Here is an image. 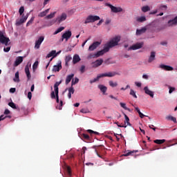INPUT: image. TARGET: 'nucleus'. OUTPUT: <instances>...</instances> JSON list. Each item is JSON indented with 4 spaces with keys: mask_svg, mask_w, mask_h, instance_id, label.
<instances>
[{
    "mask_svg": "<svg viewBox=\"0 0 177 177\" xmlns=\"http://www.w3.org/2000/svg\"><path fill=\"white\" fill-rule=\"evenodd\" d=\"M121 41V37L117 36L113 38L106 46L104 49L97 51L95 53L96 57H100V56H103L104 53H107L110 50V48H114V46H117L118 45V42Z\"/></svg>",
    "mask_w": 177,
    "mask_h": 177,
    "instance_id": "f257e3e1",
    "label": "nucleus"
},
{
    "mask_svg": "<svg viewBox=\"0 0 177 177\" xmlns=\"http://www.w3.org/2000/svg\"><path fill=\"white\" fill-rule=\"evenodd\" d=\"M115 75V72H109V73H102L100 75H98L97 76L96 78H94L93 80H90V84H93L97 81H99V80H100V78H103L104 77H114Z\"/></svg>",
    "mask_w": 177,
    "mask_h": 177,
    "instance_id": "f03ea898",
    "label": "nucleus"
},
{
    "mask_svg": "<svg viewBox=\"0 0 177 177\" xmlns=\"http://www.w3.org/2000/svg\"><path fill=\"white\" fill-rule=\"evenodd\" d=\"M97 20H100V17L97 15H88L84 21V24L95 23V21H97Z\"/></svg>",
    "mask_w": 177,
    "mask_h": 177,
    "instance_id": "7ed1b4c3",
    "label": "nucleus"
},
{
    "mask_svg": "<svg viewBox=\"0 0 177 177\" xmlns=\"http://www.w3.org/2000/svg\"><path fill=\"white\" fill-rule=\"evenodd\" d=\"M10 41V39H9L8 37H5L2 31H0V44H3V45H6V46H8Z\"/></svg>",
    "mask_w": 177,
    "mask_h": 177,
    "instance_id": "20e7f679",
    "label": "nucleus"
},
{
    "mask_svg": "<svg viewBox=\"0 0 177 177\" xmlns=\"http://www.w3.org/2000/svg\"><path fill=\"white\" fill-rule=\"evenodd\" d=\"M106 6H109V8H110L111 12H113V13H120L121 12H122V8L121 7H115L110 3H106Z\"/></svg>",
    "mask_w": 177,
    "mask_h": 177,
    "instance_id": "39448f33",
    "label": "nucleus"
},
{
    "mask_svg": "<svg viewBox=\"0 0 177 177\" xmlns=\"http://www.w3.org/2000/svg\"><path fill=\"white\" fill-rule=\"evenodd\" d=\"M45 39V37L40 36L38 37V39L35 41V49H39L41 47V44L42 42H44V40Z\"/></svg>",
    "mask_w": 177,
    "mask_h": 177,
    "instance_id": "423d86ee",
    "label": "nucleus"
},
{
    "mask_svg": "<svg viewBox=\"0 0 177 177\" xmlns=\"http://www.w3.org/2000/svg\"><path fill=\"white\" fill-rule=\"evenodd\" d=\"M143 45H144L143 42L137 43L130 46L128 48V50H137V49H140L141 48H143Z\"/></svg>",
    "mask_w": 177,
    "mask_h": 177,
    "instance_id": "0eeeda50",
    "label": "nucleus"
},
{
    "mask_svg": "<svg viewBox=\"0 0 177 177\" xmlns=\"http://www.w3.org/2000/svg\"><path fill=\"white\" fill-rule=\"evenodd\" d=\"M71 31L68 30L66 32H65L62 37V41H64V39H66V41H68V39H70V38H71Z\"/></svg>",
    "mask_w": 177,
    "mask_h": 177,
    "instance_id": "6e6552de",
    "label": "nucleus"
},
{
    "mask_svg": "<svg viewBox=\"0 0 177 177\" xmlns=\"http://www.w3.org/2000/svg\"><path fill=\"white\" fill-rule=\"evenodd\" d=\"M100 44H102L100 41H95L93 42L89 47H88V50L89 52H92L96 49L98 46H100Z\"/></svg>",
    "mask_w": 177,
    "mask_h": 177,
    "instance_id": "1a4fd4ad",
    "label": "nucleus"
},
{
    "mask_svg": "<svg viewBox=\"0 0 177 177\" xmlns=\"http://www.w3.org/2000/svg\"><path fill=\"white\" fill-rule=\"evenodd\" d=\"M30 67H31V64H27L25 66V73L26 74V77L28 78V81H29V80H31V73H30Z\"/></svg>",
    "mask_w": 177,
    "mask_h": 177,
    "instance_id": "9d476101",
    "label": "nucleus"
},
{
    "mask_svg": "<svg viewBox=\"0 0 177 177\" xmlns=\"http://www.w3.org/2000/svg\"><path fill=\"white\" fill-rule=\"evenodd\" d=\"M124 118H125L124 125H118L119 128H127L128 125H131V123H129V118L128 117V115L124 114Z\"/></svg>",
    "mask_w": 177,
    "mask_h": 177,
    "instance_id": "9b49d317",
    "label": "nucleus"
},
{
    "mask_svg": "<svg viewBox=\"0 0 177 177\" xmlns=\"http://www.w3.org/2000/svg\"><path fill=\"white\" fill-rule=\"evenodd\" d=\"M62 61H59L57 64V65H55L53 68V71H54L55 73H57L59 71H60V70H62Z\"/></svg>",
    "mask_w": 177,
    "mask_h": 177,
    "instance_id": "f8f14e48",
    "label": "nucleus"
},
{
    "mask_svg": "<svg viewBox=\"0 0 177 177\" xmlns=\"http://www.w3.org/2000/svg\"><path fill=\"white\" fill-rule=\"evenodd\" d=\"M21 63H23V57H17L14 63V67H17V66H19V64H21Z\"/></svg>",
    "mask_w": 177,
    "mask_h": 177,
    "instance_id": "ddd939ff",
    "label": "nucleus"
},
{
    "mask_svg": "<svg viewBox=\"0 0 177 177\" xmlns=\"http://www.w3.org/2000/svg\"><path fill=\"white\" fill-rule=\"evenodd\" d=\"M67 19V14L66 13H62L61 16L58 17L57 18V20L58 23H62V21H64Z\"/></svg>",
    "mask_w": 177,
    "mask_h": 177,
    "instance_id": "4468645a",
    "label": "nucleus"
},
{
    "mask_svg": "<svg viewBox=\"0 0 177 177\" xmlns=\"http://www.w3.org/2000/svg\"><path fill=\"white\" fill-rule=\"evenodd\" d=\"M60 53V51L56 53V50H53L51 52H50L47 55H46V59H49V57H56L57 55Z\"/></svg>",
    "mask_w": 177,
    "mask_h": 177,
    "instance_id": "2eb2a0df",
    "label": "nucleus"
},
{
    "mask_svg": "<svg viewBox=\"0 0 177 177\" xmlns=\"http://www.w3.org/2000/svg\"><path fill=\"white\" fill-rule=\"evenodd\" d=\"M147 31V28L143 27L141 29H137L136 35H142V34H145Z\"/></svg>",
    "mask_w": 177,
    "mask_h": 177,
    "instance_id": "dca6fc26",
    "label": "nucleus"
},
{
    "mask_svg": "<svg viewBox=\"0 0 177 177\" xmlns=\"http://www.w3.org/2000/svg\"><path fill=\"white\" fill-rule=\"evenodd\" d=\"M160 67L162 70H165V71H172V70H174L172 66H169L168 65L161 64L160 65Z\"/></svg>",
    "mask_w": 177,
    "mask_h": 177,
    "instance_id": "f3484780",
    "label": "nucleus"
},
{
    "mask_svg": "<svg viewBox=\"0 0 177 177\" xmlns=\"http://www.w3.org/2000/svg\"><path fill=\"white\" fill-rule=\"evenodd\" d=\"M144 91L147 95H149V96H151V97H154V93L150 91V89H149V87L145 86L144 88Z\"/></svg>",
    "mask_w": 177,
    "mask_h": 177,
    "instance_id": "a211bd4d",
    "label": "nucleus"
},
{
    "mask_svg": "<svg viewBox=\"0 0 177 177\" xmlns=\"http://www.w3.org/2000/svg\"><path fill=\"white\" fill-rule=\"evenodd\" d=\"M102 64L103 59H97L95 62H93V67H99V66H102Z\"/></svg>",
    "mask_w": 177,
    "mask_h": 177,
    "instance_id": "6ab92c4d",
    "label": "nucleus"
},
{
    "mask_svg": "<svg viewBox=\"0 0 177 177\" xmlns=\"http://www.w3.org/2000/svg\"><path fill=\"white\" fill-rule=\"evenodd\" d=\"M50 96L51 99H56L57 103H59V93H55V91H52Z\"/></svg>",
    "mask_w": 177,
    "mask_h": 177,
    "instance_id": "aec40b11",
    "label": "nucleus"
},
{
    "mask_svg": "<svg viewBox=\"0 0 177 177\" xmlns=\"http://www.w3.org/2000/svg\"><path fill=\"white\" fill-rule=\"evenodd\" d=\"M156 59V52H151V55L148 59V63H152L153 61Z\"/></svg>",
    "mask_w": 177,
    "mask_h": 177,
    "instance_id": "412c9836",
    "label": "nucleus"
},
{
    "mask_svg": "<svg viewBox=\"0 0 177 177\" xmlns=\"http://www.w3.org/2000/svg\"><path fill=\"white\" fill-rule=\"evenodd\" d=\"M79 62H81V58L80 57V55H75L73 58V64H77Z\"/></svg>",
    "mask_w": 177,
    "mask_h": 177,
    "instance_id": "4be33fe9",
    "label": "nucleus"
},
{
    "mask_svg": "<svg viewBox=\"0 0 177 177\" xmlns=\"http://www.w3.org/2000/svg\"><path fill=\"white\" fill-rule=\"evenodd\" d=\"M27 19H28V16H25L21 18L19 21H17V26H20L21 24H23V23H26Z\"/></svg>",
    "mask_w": 177,
    "mask_h": 177,
    "instance_id": "5701e85b",
    "label": "nucleus"
},
{
    "mask_svg": "<svg viewBox=\"0 0 177 177\" xmlns=\"http://www.w3.org/2000/svg\"><path fill=\"white\" fill-rule=\"evenodd\" d=\"M99 89L102 92L103 95H106V92H107V87L106 86H103L102 84L98 85Z\"/></svg>",
    "mask_w": 177,
    "mask_h": 177,
    "instance_id": "b1692460",
    "label": "nucleus"
},
{
    "mask_svg": "<svg viewBox=\"0 0 177 177\" xmlns=\"http://www.w3.org/2000/svg\"><path fill=\"white\" fill-rule=\"evenodd\" d=\"M73 78H74V74H71V75H68L67 77H66V85H68V84H70V82H71V80H73Z\"/></svg>",
    "mask_w": 177,
    "mask_h": 177,
    "instance_id": "393cba45",
    "label": "nucleus"
},
{
    "mask_svg": "<svg viewBox=\"0 0 177 177\" xmlns=\"http://www.w3.org/2000/svg\"><path fill=\"white\" fill-rule=\"evenodd\" d=\"M60 84H62V80L59 82H56L54 84V91H55V93H59V85H60Z\"/></svg>",
    "mask_w": 177,
    "mask_h": 177,
    "instance_id": "a878e982",
    "label": "nucleus"
},
{
    "mask_svg": "<svg viewBox=\"0 0 177 177\" xmlns=\"http://www.w3.org/2000/svg\"><path fill=\"white\" fill-rule=\"evenodd\" d=\"M142 12H143V13H146L147 12H150V6H142L141 8Z\"/></svg>",
    "mask_w": 177,
    "mask_h": 177,
    "instance_id": "bb28decb",
    "label": "nucleus"
},
{
    "mask_svg": "<svg viewBox=\"0 0 177 177\" xmlns=\"http://www.w3.org/2000/svg\"><path fill=\"white\" fill-rule=\"evenodd\" d=\"M174 24H177V17H176L174 19L169 20L168 21L169 26H174Z\"/></svg>",
    "mask_w": 177,
    "mask_h": 177,
    "instance_id": "cd10ccee",
    "label": "nucleus"
},
{
    "mask_svg": "<svg viewBox=\"0 0 177 177\" xmlns=\"http://www.w3.org/2000/svg\"><path fill=\"white\" fill-rule=\"evenodd\" d=\"M166 120H168L169 121H173V122H174L175 124H176V118H174L172 115H168L166 117Z\"/></svg>",
    "mask_w": 177,
    "mask_h": 177,
    "instance_id": "c85d7f7f",
    "label": "nucleus"
},
{
    "mask_svg": "<svg viewBox=\"0 0 177 177\" xmlns=\"http://www.w3.org/2000/svg\"><path fill=\"white\" fill-rule=\"evenodd\" d=\"M109 86H111V88H115V86H118V83L117 82H113L112 80H110L109 82Z\"/></svg>",
    "mask_w": 177,
    "mask_h": 177,
    "instance_id": "c756f323",
    "label": "nucleus"
},
{
    "mask_svg": "<svg viewBox=\"0 0 177 177\" xmlns=\"http://www.w3.org/2000/svg\"><path fill=\"white\" fill-rule=\"evenodd\" d=\"M102 145H100V146H96V145H94L92 147V149H95V151L97 154V156L98 157H100V158H102V156H100V154H99V152L97 151V147H100Z\"/></svg>",
    "mask_w": 177,
    "mask_h": 177,
    "instance_id": "7c9ffc66",
    "label": "nucleus"
},
{
    "mask_svg": "<svg viewBox=\"0 0 177 177\" xmlns=\"http://www.w3.org/2000/svg\"><path fill=\"white\" fill-rule=\"evenodd\" d=\"M136 152H138V151H129L128 153L123 154V156H124V157H128L129 156H133V154H135V153H136Z\"/></svg>",
    "mask_w": 177,
    "mask_h": 177,
    "instance_id": "2f4dec72",
    "label": "nucleus"
},
{
    "mask_svg": "<svg viewBox=\"0 0 177 177\" xmlns=\"http://www.w3.org/2000/svg\"><path fill=\"white\" fill-rule=\"evenodd\" d=\"M153 142H154L156 145H162V143H165V139H162V140H153Z\"/></svg>",
    "mask_w": 177,
    "mask_h": 177,
    "instance_id": "473e14b6",
    "label": "nucleus"
},
{
    "mask_svg": "<svg viewBox=\"0 0 177 177\" xmlns=\"http://www.w3.org/2000/svg\"><path fill=\"white\" fill-rule=\"evenodd\" d=\"M137 21L138 23H143V21H146V17L142 16L137 18Z\"/></svg>",
    "mask_w": 177,
    "mask_h": 177,
    "instance_id": "72a5a7b5",
    "label": "nucleus"
},
{
    "mask_svg": "<svg viewBox=\"0 0 177 177\" xmlns=\"http://www.w3.org/2000/svg\"><path fill=\"white\" fill-rule=\"evenodd\" d=\"M120 106L122 107V109H124V110H127V111H131V109L127 107V104L120 102Z\"/></svg>",
    "mask_w": 177,
    "mask_h": 177,
    "instance_id": "f704fd0d",
    "label": "nucleus"
},
{
    "mask_svg": "<svg viewBox=\"0 0 177 177\" xmlns=\"http://www.w3.org/2000/svg\"><path fill=\"white\" fill-rule=\"evenodd\" d=\"M13 80L15 82H20V78L19 77V71L15 73V77Z\"/></svg>",
    "mask_w": 177,
    "mask_h": 177,
    "instance_id": "c9c22d12",
    "label": "nucleus"
},
{
    "mask_svg": "<svg viewBox=\"0 0 177 177\" xmlns=\"http://www.w3.org/2000/svg\"><path fill=\"white\" fill-rule=\"evenodd\" d=\"M82 138L84 139V140H91V137H89V135L86 133H83L82 135Z\"/></svg>",
    "mask_w": 177,
    "mask_h": 177,
    "instance_id": "e433bc0d",
    "label": "nucleus"
},
{
    "mask_svg": "<svg viewBox=\"0 0 177 177\" xmlns=\"http://www.w3.org/2000/svg\"><path fill=\"white\" fill-rule=\"evenodd\" d=\"M63 30H64V27H63V26L59 27V28L54 32V35H56V34H59V32H62V31H63Z\"/></svg>",
    "mask_w": 177,
    "mask_h": 177,
    "instance_id": "4c0bfd02",
    "label": "nucleus"
},
{
    "mask_svg": "<svg viewBox=\"0 0 177 177\" xmlns=\"http://www.w3.org/2000/svg\"><path fill=\"white\" fill-rule=\"evenodd\" d=\"M130 95H131L132 97H135V99H138V96L136 95V93L135 92V91L131 89V90H130Z\"/></svg>",
    "mask_w": 177,
    "mask_h": 177,
    "instance_id": "58836bf2",
    "label": "nucleus"
},
{
    "mask_svg": "<svg viewBox=\"0 0 177 177\" xmlns=\"http://www.w3.org/2000/svg\"><path fill=\"white\" fill-rule=\"evenodd\" d=\"M55 15H56V12H51L50 15L46 16V19H53Z\"/></svg>",
    "mask_w": 177,
    "mask_h": 177,
    "instance_id": "ea45409f",
    "label": "nucleus"
},
{
    "mask_svg": "<svg viewBox=\"0 0 177 177\" xmlns=\"http://www.w3.org/2000/svg\"><path fill=\"white\" fill-rule=\"evenodd\" d=\"M96 58H97L96 57V53H95V54L91 53L87 57V59H96Z\"/></svg>",
    "mask_w": 177,
    "mask_h": 177,
    "instance_id": "a19ab883",
    "label": "nucleus"
},
{
    "mask_svg": "<svg viewBox=\"0 0 177 177\" xmlns=\"http://www.w3.org/2000/svg\"><path fill=\"white\" fill-rule=\"evenodd\" d=\"M35 17H32L26 24V26L28 27V26H31L32 24V21H34Z\"/></svg>",
    "mask_w": 177,
    "mask_h": 177,
    "instance_id": "79ce46f5",
    "label": "nucleus"
},
{
    "mask_svg": "<svg viewBox=\"0 0 177 177\" xmlns=\"http://www.w3.org/2000/svg\"><path fill=\"white\" fill-rule=\"evenodd\" d=\"M8 106H10V107H12V109H17L16 107V104L13 102H9Z\"/></svg>",
    "mask_w": 177,
    "mask_h": 177,
    "instance_id": "37998d69",
    "label": "nucleus"
},
{
    "mask_svg": "<svg viewBox=\"0 0 177 177\" xmlns=\"http://www.w3.org/2000/svg\"><path fill=\"white\" fill-rule=\"evenodd\" d=\"M80 82V79L75 77V80H72V85H75V84H78Z\"/></svg>",
    "mask_w": 177,
    "mask_h": 177,
    "instance_id": "c03bdc74",
    "label": "nucleus"
},
{
    "mask_svg": "<svg viewBox=\"0 0 177 177\" xmlns=\"http://www.w3.org/2000/svg\"><path fill=\"white\" fill-rule=\"evenodd\" d=\"M12 118V116H10V115L4 116L3 115H1L0 116V122L3 121V120H5V118Z\"/></svg>",
    "mask_w": 177,
    "mask_h": 177,
    "instance_id": "a18cd8bd",
    "label": "nucleus"
},
{
    "mask_svg": "<svg viewBox=\"0 0 177 177\" xmlns=\"http://www.w3.org/2000/svg\"><path fill=\"white\" fill-rule=\"evenodd\" d=\"M72 59H73V57H71V55H67L66 56L65 62H69Z\"/></svg>",
    "mask_w": 177,
    "mask_h": 177,
    "instance_id": "49530a36",
    "label": "nucleus"
},
{
    "mask_svg": "<svg viewBox=\"0 0 177 177\" xmlns=\"http://www.w3.org/2000/svg\"><path fill=\"white\" fill-rule=\"evenodd\" d=\"M80 71L82 74H84V73H85V66L83 65L80 67Z\"/></svg>",
    "mask_w": 177,
    "mask_h": 177,
    "instance_id": "de8ad7c7",
    "label": "nucleus"
},
{
    "mask_svg": "<svg viewBox=\"0 0 177 177\" xmlns=\"http://www.w3.org/2000/svg\"><path fill=\"white\" fill-rule=\"evenodd\" d=\"M19 13L20 15H23L24 13V7L21 6L19 10Z\"/></svg>",
    "mask_w": 177,
    "mask_h": 177,
    "instance_id": "09e8293b",
    "label": "nucleus"
},
{
    "mask_svg": "<svg viewBox=\"0 0 177 177\" xmlns=\"http://www.w3.org/2000/svg\"><path fill=\"white\" fill-rule=\"evenodd\" d=\"M66 171H67L68 174L69 175V176H71V168L70 167L67 166Z\"/></svg>",
    "mask_w": 177,
    "mask_h": 177,
    "instance_id": "8fccbe9b",
    "label": "nucleus"
},
{
    "mask_svg": "<svg viewBox=\"0 0 177 177\" xmlns=\"http://www.w3.org/2000/svg\"><path fill=\"white\" fill-rule=\"evenodd\" d=\"M167 7L165 5H160V10H167Z\"/></svg>",
    "mask_w": 177,
    "mask_h": 177,
    "instance_id": "3c124183",
    "label": "nucleus"
},
{
    "mask_svg": "<svg viewBox=\"0 0 177 177\" xmlns=\"http://www.w3.org/2000/svg\"><path fill=\"white\" fill-rule=\"evenodd\" d=\"M45 16H46L45 11H43L39 14V17H45Z\"/></svg>",
    "mask_w": 177,
    "mask_h": 177,
    "instance_id": "603ef678",
    "label": "nucleus"
},
{
    "mask_svg": "<svg viewBox=\"0 0 177 177\" xmlns=\"http://www.w3.org/2000/svg\"><path fill=\"white\" fill-rule=\"evenodd\" d=\"M74 92H75L74 87H71L68 88L69 93H71V94L72 93V95H73V94H74Z\"/></svg>",
    "mask_w": 177,
    "mask_h": 177,
    "instance_id": "864d4df0",
    "label": "nucleus"
},
{
    "mask_svg": "<svg viewBox=\"0 0 177 177\" xmlns=\"http://www.w3.org/2000/svg\"><path fill=\"white\" fill-rule=\"evenodd\" d=\"M62 107H63V101L61 100V101L59 102V107L57 108V106L56 108L58 109V110H62Z\"/></svg>",
    "mask_w": 177,
    "mask_h": 177,
    "instance_id": "5fc2aeb1",
    "label": "nucleus"
},
{
    "mask_svg": "<svg viewBox=\"0 0 177 177\" xmlns=\"http://www.w3.org/2000/svg\"><path fill=\"white\" fill-rule=\"evenodd\" d=\"M37 67H38V61H36L33 65H32V68L33 70H35V68H37Z\"/></svg>",
    "mask_w": 177,
    "mask_h": 177,
    "instance_id": "6e6d98bb",
    "label": "nucleus"
},
{
    "mask_svg": "<svg viewBox=\"0 0 177 177\" xmlns=\"http://www.w3.org/2000/svg\"><path fill=\"white\" fill-rule=\"evenodd\" d=\"M32 97V93L31 92H28V98L29 99V100H31V98Z\"/></svg>",
    "mask_w": 177,
    "mask_h": 177,
    "instance_id": "4d7b16f0",
    "label": "nucleus"
},
{
    "mask_svg": "<svg viewBox=\"0 0 177 177\" xmlns=\"http://www.w3.org/2000/svg\"><path fill=\"white\" fill-rule=\"evenodd\" d=\"M111 23V19H106L105 21L106 26L110 24Z\"/></svg>",
    "mask_w": 177,
    "mask_h": 177,
    "instance_id": "13d9d810",
    "label": "nucleus"
},
{
    "mask_svg": "<svg viewBox=\"0 0 177 177\" xmlns=\"http://www.w3.org/2000/svg\"><path fill=\"white\" fill-rule=\"evenodd\" d=\"M15 92H16V88H10V93H15Z\"/></svg>",
    "mask_w": 177,
    "mask_h": 177,
    "instance_id": "bf43d9fd",
    "label": "nucleus"
},
{
    "mask_svg": "<svg viewBox=\"0 0 177 177\" xmlns=\"http://www.w3.org/2000/svg\"><path fill=\"white\" fill-rule=\"evenodd\" d=\"M9 50H10V46H8L7 48H3V51L4 52H9Z\"/></svg>",
    "mask_w": 177,
    "mask_h": 177,
    "instance_id": "052dcab7",
    "label": "nucleus"
},
{
    "mask_svg": "<svg viewBox=\"0 0 177 177\" xmlns=\"http://www.w3.org/2000/svg\"><path fill=\"white\" fill-rule=\"evenodd\" d=\"M135 84H136V86H138V88H140V86H142V83H140V82H135Z\"/></svg>",
    "mask_w": 177,
    "mask_h": 177,
    "instance_id": "680f3d73",
    "label": "nucleus"
},
{
    "mask_svg": "<svg viewBox=\"0 0 177 177\" xmlns=\"http://www.w3.org/2000/svg\"><path fill=\"white\" fill-rule=\"evenodd\" d=\"M174 91H175V88L174 87H170L169 91V93H172V92H174Z\"/></svg>",
    "mask_w": 177,
    "mask_h": 177,
    "instance_id": "e2e57ef3",
    "label": "nucleus"
},
{
    "mask_svg": "<svg viewBox=\"0 0 177 177\" xmlns=\"http://www.w3.org/2000/svg\"><path fill=\"white\" fill-rule=\"evenodd\" d=\"M4 114L6 115H8V114H10V111H9V109H6L4 111Z\"/></svg>",
    "mask_w": 177,
    "mask_h": 177,
    "instance_id": "0e129e2a",
    "label": "nucleus"
},
{
    "mask_svg": "<svg viewBox=\"0 0 177 177\" xmlns=\"http://www.w3.org/2000/svg\"><path fill=\"white\" fill-rule=\"evenodd\" d=\"M138 114L140 118H145V115L142 112H140Z\"/></svg>",
    "mask_w": 177,
    "mask_h": 177,
    "instance_id": "69168bd1",
    "label": "nucleus"
},
{
    "mask_svg": "<svg viewBox=\"0 0 177 177\" xmlns=\"http://www.w3.org/2000/svg\"><path fill=\"white\" fill-rule=\"evenodd\" d=\"M158 10H156L154 11H151V12H149V15H156L157 13Z\"/></svg>",
    "mask_w": 177,
    "mask_h": 177,
    "instance_id": "338daca9",
    "label": "nucleus"
},
{
    "mask_svg": "<svg viewBox=\"0 0 177 177\" xmlns=\"http://www.w3.org/2000/svg\"><path fill=\"white\" fill-rule=\"evenodd\" d=\"M103 21H104L103 19L100 20V21L97 24V26H101Z\"/></svg>",
    "mask_w": 177,
    "mask_h": 177,
    "instance_id": "774afa93",
    "label": "nucleus"
}]
</instances>
